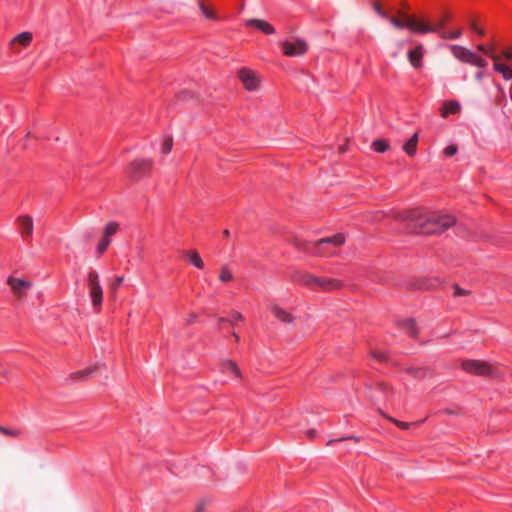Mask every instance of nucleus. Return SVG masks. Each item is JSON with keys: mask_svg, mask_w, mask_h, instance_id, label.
Masks as SVG:
<instances>
[{"mask_svg": "<svg viewBox=\"0 0 512 512\" xmlns=\"http://www.w3.org/2000/svg\"><path fill=\"white\" fill-rule=\"evenodd\" d=\"M397 218L407 222L411 231L422 234L442 233L455 223V218L452 215L424 213L419 209L401 213Z\"/></svg>", "mask_w": 512, "mask_h": 512, "instance_id": "f257e3e1", "label": "nucleus"}, {"mask_svg": "<svg viewBox=\"0 0 512 512\" xmlns=\"http://www.w3.org/2000/svg\"><path fill=\"white\" fill-rule=\"evenodd\" d=\"M503 57H504L505 59H507V60L512 59V52H511L510 50H505V51L503 52Z\"/></svg>", "mask_w": 512, "mask_h": 512, "instance_id": "a18cd8bd", "label": "nucleus"}, {"mask_svg": "<svg viewBox=\"0 0 512 512\" xmlns=\"http://www.w3.org/2000/svg\"><path fill=\"white\" fill-rule=\"evenodd\" d=\"M387 19H388V20L390 21V23H391L392 25H394L396 28L402 29V28H403V27H405V26L407 27L406 22H405V23H403L402 21H400V20H399V19H397L396 17H389V16H388V18H387Z\"/></svg>", "mask_w": 512, "mask_h": 512, "instance_id": "72a5a7b5", "label": "nucleus"}, {"mask_svg": "<svg viewBox=\"0 0 512 512\" xmlns=\"http://www.w3.org/2000/svg\"><path fill=\"white\" fill-rule=\"evenodd\" d=\"M450 50L455 58L465 63H469L473 55L469 49L459 45H451Z\"/></svg>", "mask_w": 512, "mask_h": 512, "instance_id": "ddd939ff", "label": "nucleus"}, {"mask_svg": "<svg viewBox=\"0 0 512 512\" xmlns=\"http://www.w3.org/2000/svg\"><path fill=\"white\" fill-rule=\"evenodd\" d=\"M406 25L409 29L418 32V33H431L437 32L444 27V20H441L437 23L435 27L430 26L428 23H424L421 21H417L415 18L407 16L406 17Z\"/></svg>", "mask_w": 512, "mask_h": 512, "instance_id": "6e6552de", "label": "nucleus"}, {"mask_svg": "<svg viewBox=\"0 0 512 512\" xmlns=\"http://www.w3.org/2000/svg\"><path fill=\"white\" fill-rule=\"evenodd\" d=\"M246 25L254 26L267 35H271L275 32L274 27L269 22L262 20V19H255V18L249 19L246 22Z\"/></svg>", "mask_w": 512, "mask_h": 512, "instance_id": "4468645a", "label": "nucleus"}, {"mask_svg": "<svg viewBox=\"0 0 512 512\" xmlns=\"http://www.w3.org/2000/svg\"><path fill=\"white\" fill-rule=\"evenodd\" d=\"M87 287L92 300V305L96 312H99L103 300V289L100 285L99 274L95 270H90L87 275Z\"/></svg>", "mask_w": 512, "mask_h": 512, "instance_id": "20e7f679", "label": "nucleus"}, {"mask_svg": "<svg viewBox=\"0 0 512 512\" xmlns=\"http://www.w3.org/2000/svg\"><path fill=\"white\" fill-rule=\"evenodd\" d=\"M19 223L20 233L24 240H29L32 237L34 223L29 215H22L17 218Z\"/></svg>", "mask_w": 512, "mask_h": 512, "instance_id": "f8f14e48", "label": "nucleus"}, {"mask_svg": "<svg viewBox=\"0 0 512 512\" xmlns=\"http://www.w3.org/2000/svg\"><path fill=\"white\" fill-rule=\"evenodd\" d=\"M234 276L227 266H222L219 273V280L223 283L233 281Z\"/></svg>", "mask_w": 512, "mask_h": 512, "instance_id": "a878e982", "label": "nucleus"}, {"mask_svg": "<svg viewBox=\"0 0 512 512\" xmlns=\"http://www.w3.org/2000/svg\"><path fill=\"white\" fill-rule=\"evenodd\" d=\"M281 46L284 55L289 57L303 56L308 50L306 41L300 38L294 41H284Z\"/></svg>", "mask_w": 512, "mask_h": 512, "instance_id": "423d86ee", "label": "nucleus"}, {"mask_svg": "<svg viewBox=\"0 0 512 512\" xmlns=\"http://www.w3.org/2000/svg\"><path fill=\"white\" fill-rule=\"evenodd\" d=\"M7 283L19 299H22L26 295V291L32 286L31 282L14 277H9Z\"/></svg>", "mask_w": 512, "mask_h": 512, "instance_id": "9b49d317", "label": "nucleus"}, {"mask_svg": "<svg viewBox=\"0 0 512 512\" xmlns=\"http://www.w3.org/2000/svg\"><path fill=\"white\" fill-rule=\"evenodd\" d=\"M423 57V47L421 45L417 46L415 49L410 50L408 52V60L411 65L415 68H419L421 66V61Z\"/></svg>", "mask_w": 512, "mask_h": 512, "instance_id": "2eb2a0df", "label": "nucleus"}, {"mask_svg": "<svg viewBox=\"0 0 512 512\" xmlns=\"http://www.w3.org/2000/svg\"><path fill=\"white\" fill-rule=\"evenodd\" d=\"M110 238L109 236H106V234L103 235V240L107 241L108 244H110Z\"/></svg>", "mask_w": 512, "mask_h": 512, "instance_id": "8fccbe9b", "label": "nucleus"}, {"mask_svg": "<svg viewBox=\"0 0 512 512\" xmlns=\"http://www.w3.org/2000/svg\"><path fill=\"white\" fill-rule=\"evenodd\" d=\"M469 24H470L471 29L475 30L477 28L474 21H471Z\"/></svg>", "mask_w": 512, "mask_h": 512, "instance_id": "603ef678", "label": "nucleus"}, {"mask_svg": "<svg viewBox=\"0 0 512 512\" xmlns=\"http://www.w3.org/2000/svg\"><path fill=\"white\" fill-rule=\"evenodd\" d=\"M407 372L418 379H424L429 374V370L422 367H410Z\"/></svg>", "mask_w": 512, "mask_h": 512, "instance_id": "5701e85b", "label": "nucleus"}, {"mask_svg": "<svg viewBox=\"0 0 512 512\" xmlns=\"http://www.w3.org/2000/svg\"><path fill=\"white\" fill-rule=\"evenodd\" d=\"M218 321H219L220 323H223V322H225V321H226V319H225V318H223V317H220V318H218Z\"/></svg>", "mask_w": 512, "mask_h": 512, "instance_id": "13d9d810", "label": "nucleus"}, {"mask_svg": "<svg viewBox=\"0 0 512 512\" xmlns=\"http://www.w3.org/2000/svg\"><path fill=\"white\" fill-rule=\"evenodd\" d=\"M198 7L206 18L212 19V20L217 18L216 14L212 10H210L208 7L205 6V4L203 3V0H198Z\"/></svg>", "mask_w": 512, "mask_h": 512, "instance_id": "c85d7f7f", "label": "nucleus"}, {"mask_svg": "<svg viewBox=\"0 0 512 512\" xmlns=\"http://www.w3.org/2000/svg\"><path fill=\"white\" fill-rule=\"evenodd\" d=\"M474 31H475L477 34H479V35H483V34H484V31H483L482 29L478 28V27H477Z\"/></svg>", "mask_w": 512, "mask_h": 512, "instance_id": "09e8293b", "label": "nucleus"}, {"mask_svg": "<svg viewBox=\"0 0 512 512\" xmlns=\"http://www.w3.org/2000/svg\"><path fill=\"white\" fill-rule=\"evenodd\" d=\"M345 242V236L343 234H336L331 237H326L318 240L313 244V246H310V243L308 242H302L298 239L294 240V245L299 250H305L311 254L314 255H320V256H329L330 253H328L324 249V245L329 244L333 246H341Z\"/></svg>", "mask_w": 512, "mask_h": 512, "instance_id": "f03ea898", "label": "nucleus"}, {"mask_svg": "<svg viewBox=\"0 0 512 512\" xmlns=\"http://www.w3.org/2000/svg\"><path fill=\"white\" fill-rule=\"evenodd\" d=\"M347 439L354 440L355 442H358V441H359V438H358V437H356V436H350V437H348Z\"/></svg>", "mask_w": 512, "mask_h": 512, "instance_id": "864d4df0", "label": "nucleus"}, {"mask_svg": "<svg viewBox=\"0 0 512 512\" xmlns=\"http://www.w3.org/2000/svg\"><path fill=\"white\" fill-rule=\"evenodd\" d=\"M469 294H470V291L462 289L457 284L454 285V296H456V297H458V296H466V295H469Z\"/></svg>", "mask_w": 512, "mask_h": 512, "instance_id": "f704fd0d", "label": "nucleus"}, {"mask_svg": "<svg viewBox=\"0 0 512 512\" xmlns=\"http://www.w3.org/2000/svg\"><path fill=\"white\" fill-rule=\"evenodd\" d=\"M239 79L248 91H256L260 86L259 77L249 68H242L239 71Z\"/></svg>", "mask_w": 512, "mask_h": 512, "instance_id": "9d476101", "label": "nucleus"}, {"mask_svg": "<svg viewBox=\"0 0 512 512\" xmlns=\"http://www.w3.org/2000/svg\"><path fill=\"white\" fill-rule=\"evenodd\" d=\"M335 440H329L328 445L332 444Z\"/></svg>", "mask_w": 512, "mask_h": 512, "instance_id": "e2e57ef3", "label": "nucleus"}, {"mask_svg": "<svg viewBox=\"0 0 512 512\" xmlns=\"http://www.w3.org/2000/svg\"><path fill=\"white\" fill-rule=\"evenodd\" d=\"M373 357L378 359L379 361H384L386 360V355L384 352H380V351H374L372 353Z\"/></svg>", "mask_w": 512, "mask_h": 512, "instance_id": "79ce46f5", "label": "nucleus"}, {"mask_svg": "<svg viewBox=\"0 0 512 512\" xmlns=\"http://www.w3.org/2000/svg\"><path fill=\"white\" fill-rule=\"evenodd\" d=\"M233 337H234V340H235L236 342H238V341H239V336H238V334L233 333Z\"/></svg>", "mask_w": 512, "mask_h": 512, "instance_id": "6e6d98bb", "label": "nucleus"}, {"mask_svg": "<svg viewBox=\"0 0 512 512\" xmlns=\"http://www.w3.org/2000/svg\"><path fill=\"white\" fill-rule=\"evenodd\" d=\"M153 162L149 159H135L130 164V181H140L152 172Z\"/></svg>", "mask_w": 512, "mask_h": 512, "instance_id": "39448f33", "label": "nucleus"}, {"mask_svg": "<svg viewBox=\"0 0 512 512\" xmlns=\"http://www.w3.org/2000/svg\"><path fill=\"white\" fill-rule=\"evenodd\" d=\"M223 235H224L225 237H228V236L230 235L229 230H224Z\"/></svg>", "mask_w": 512, "mask_h": 512, "instance_id": "4d7b16f0", "label": "nucleus"}, {"mask_svg": "<svg viewBox=\"0 0 512 512\" xmlns=\"http://www.w3.org/2000/svg\"><path fill=\"white\" fill-rule=\"evenodd\" d=\"M172 147H173V138L167 137L162 143L161 152L163 154L167 155L171 152Z\"/></svg>", "mask_w": 512, "mask_h": 512, "instance_id": "7c9ffc66", "label": "nucleus"}, {"mask_svg": "<svg viewBox=\"0 0 512 512\" xmlns=\"http://www.w3.org/2000/svg\"><path fill=\"white\" fill-rule=\"evenodd\" d=\"M417 287L420 289H432L434 288V285L432 283L421 282Z\"/></svg>", "mask_w": 512, "mask_h": 512, "instance_id": "37998d69", "label": "nucleus"}, {"mask_svg": "<svg viewBox=\"0 0 512 512\" xmlns=\"http://www.w3.org/2000/svg\"><path fill=\"white\" fill-rule=\"evenodd\" d=\"M510 97H511V101H512V85H511V88H510Z\"/></svg>", "mask_w": 512, "mask_h": 512, "instance_id": "bf43d9fd", "label": "nucleus"}, {"mask_svg": "<svg viewBox=\"0 0 512 512\" xmlns=\"http://www.w3.org/2000/svg\"><path fill=\"white\" fill-rule=\"evenodd\" d=\"M32 33L22 32L11 40V47L15 49L16 44H20L23 47H27L32 42Z\"/></svg>", "mask_w": 512, "mask_h": 512, "instance_id": "a211bd4d", "label": "nucleus"}, {"mask_svg": "<svg viewBox=\"0 0 512 512\" xmlns=\"http://www.w3.org/2000/svg\"><path fill=\"white\" fill-rule=\"evenodd\" d=\"M462 35V30L461 29H458L454 32H451V33H445V32H442L440 34V36L443 38V39H457L459 37H461Z\"/></svg>", "mask_w": 512, "mask_h": 512, "instance_id": "473e14b6", "label": "nucleus"}, {"mask_svg": "<svg viewBox=\"0 0 512 512\" xmlns=\"http://www.w3.org/2000/svg\"><path fill=\"white\" fill-rule=\"evenodd\" d=\"M483 76H484V73L482 71H479L476 73L475 79L480 82L483 79Z\"/></svg>", "mask_w": 512, "mask_h": 512, "instance_id": "de8ad7c7", "label": "nucleus"}, {"mask_svg": "<svg viewBox=\"0 0 512 512\" xmlns=\"http://www.w3.org/2000/svg\"><path fill=\"white\" fill-rule=\"evenodd\" d=\"M195 319H196V315L195 314H191L189 316V318L187 319V325H190V324L194 323Z\"/></svg>", "mask_w": 512, "mask_h": 512, "instance_id": "49530a36", "label": "nucleus"}, {"mask_svg": "<svg viewBox=\"0 0 512 512\" xmlns=\"http://www.w3.org/2000/svg\"><path fill=\"white\" fill-rule=\"evenodd\" d=\"M271 311L274 316L284 323H292L293 316L280 306L273 304L271 305Z\"/></svg>", "mask_w": 512, "mask_h": 512, "instance_id": "f3484780", "label": "nucleus"}, {"mask_svg": "<svg viewBox=\"0 0 512 512\" xmlns=\"http://www.w3.org/2000/svg\"><path fill=\"white\" fill-rule=\"evenodd\" d=\"M231 316L233 318V321H231L232 324H234V321H242L243 315L238 311L231 312Z\"/></svg>", "mask_w": 512, "mask_h": 512, "instance_id": "ea45409f", "label": "nucleus"}, {"mask_svg": "<svg viewBox=\"0 0 512 512\" xmlns=\"http://www.w3.org/2000/svg\"><path fill=\"white\" fill-rule=\"evenodd\" d=\"M477 49L484 53L485 55L489 56L493 61L498 57V55L495 53V44L491 43L490 46H485L482 44H479L477 46Z\"/></svg>", "mask_w": 512, "mask_h": 512, "instance_id": "393cba45", "label": "nucleus"}, {"mask_svg": "<svg viewBox=\"0 0 512 512\" xmlns=\"http://www.w3.org/2000/svg\"><path fill=\"white\" fill-rule=\"evenodd\" d=\"M307 434H308V436H309V437H311V438H312V437H314V435H315V431H314V430H309V431L307 432Z\"/></svg>", "mask_w": 512, "mask_h": 512, "instance_id": "3c124183", "label": "nucleus"}, {"mask_svg": "<svg viewBox=\"0 0 512 512\" xmlns=\"http://www.w3.org/2000/svg\"><path fill=\"white\" fill-rule=\"evenodd\" d=\"M380 388H381L382 390H384V389L386 388V386H385V385H383V384H381V385H380Z\"/></svg>", "mask_w": 512, "mask_h": 512, "instance_id": "052dcab7", "label": "nucleus"}, {"mask_svg": "<svg viewBox=\"0 0 512 512\" xmlns=\"http://www.w3.org/2000/svg\"><path fill=\"white\" fill-rule=\"evenodd\" d=\"M186 255L188 256L189 261L192 265H194L195 267H197L199 269L204 268V262L196 250L188 251V252H186Z\"/></svg>", "mask_w": 512, "mask_h": 512, "instance_id": "4be33fe9", "label": "nucleus"}, {"mask_svg": "<svg viewBox=\"0 0 512 512\" xmlns=\"http://www.w3.org/2000/svg\"><path fill=\"white\" fill-rule=\"evenodd\" d=\"M457 153V147L455 145H449L444 149V154L446 156H453Z\"/></svg>", "mask_w": 512, "mask_h": 512, "instance_id": "c9c22d12", "label": "nucleus"}, {"mask_svg": "<svg viewBox=\"0 0 512 512\" xmlns=\"http://www.w3.org/2000/svg\"><path fill=\"white\" fill-rule=\"evenodd\" d=\"M389 419H390L393 423H395V424H396L399 428H401V429H404V430H405V429H408V427L410 426V424H409V423H407V422L398 421V420H396V419H394V418H389Z\"/></svg>", "mask_w": 512, "mask_h": 512, "instance_id": "4c0bfd02", "label": "nucleus"}, {"mask_svg": "<svg viewBox=\"0 0 512 512\" xmlns=\"http://www.w3.org/2000/svg\"><path fill=\"white\" fill-rule=\"evenodd\" d=\"M109 244L105 240H101L97 246V250L100 254L104 253L106 249L108 248Z\"/></svg>", "mask_w": 512, "mask_h": 512, "instance_id": "e433bc0d", "label": "nucleus"}, {"mask_svg": "<svg viewBox=\"0 0 512 512\" xmlns=\"http://www.w3.org/2000/svg\"><path fill=\"white\" fill-rule=\"evenodd\" d=\"M124 282V277L119 276L115 279V281L112 284V289L116 290L122 283Z\"/></svg>", "mask_w": 512, "mask_h": 512, "instance_id": "a19ab883", "label": "nucleus"}, {"mask_svg": "<svg viewBox=\"0 0 512 512\" xmlns=\"http://www.w3.org/2000/svg\"><path fill=\"white\" fill-rule=\"evenodd\" d=\"M371 398H372V400H378V398L375 396H371Z\"/></svg>", "mask_w": 512, "mask_h": 512, "instance_id": "680f3d73", "label": "nucleus"}, {"mask_svg": "<svg viewBox=\"0 0 512 512\" xmlns=\"http://www.w3.org/2000/svg\"><path fill=\"white\" fill-rule=\"evenodd\" d=\"M296 281L310 288L320 287L324 291H332L342 287V283L337 279L317 277L306 272L299 273L296 276Z\"/></svg>", "mask_w": 512, "mask_h": 512, "instance_id": "7ed1b4c3", "label": "nucleus"}, {"mask_svg": "<svg viewBox=\"0 0 512 512\" xmlns=\"http://www.w3.org/2000/svg\"><path fill=\"white\" fill-rule=\"evenodd\" d=\"M374 9H375V11L377 12V14H378V15H380L381 17H383V18H388V15L386 14V12H385V11H383V10H382V8H381V6H380V4H379V3H377V2H376V3L374 4Z\"/></svg>", "mask_w": 512, "mask_h": 512, "instance_id": "58836bf2", "label": "nucleus"}, {"mask_svg": "<svg viewBox=\"0 0 512 512\" xmlns=\"http://www.w3.org/2000/svg\"><path fill=\"white\" fill-rule=\"evenodd\" d=\"M400 325L412 337H416L417 336L418 332H417V329L415 328V323H414V321L412 319L403 320L400 323Z\"/></svg>", "mask_w": 512, "mask_h": 512, "instance_id": "b1692460", "label": "nucleus"}, {"mask_svg": "<svg viewBox=\"0 0 512 512\" xmlns=\"http://www.w3.org/2000/svg\"><path fill=\"white\" fill-rule=\"evenodd\" d=\"M372 148L376 151V152H379V153H383L385 151L388 150L389 148V144L387 141L385 140H382V139H377L375 141H373L372 143Z\"/></svg>", "mask_w": 512, "mask_h": 512, "instance_id": "cd10ccee", "label": "nucleus"}, {"mask_svg": "<svg viewBox=\"0 0 512 512\" xmlns=\"http://www.w3.org/2000/svg\"><path fill=\"white\" fill-rule=\"evenodd\" d=\"M104 367L102 364H96L94 366L75 371L69 375L67 378V381L78 383V382H85L89 379H91L94 375L100 373L101 369Z\"/></svg>", "mask_w": 512, "mask_h": 512, "instance_id": "1a4fd4ad", "label": "nucleus"}, {"mask_svg": "<svg viewBox=\"0 0 512 512\" xmlns=\"http://www.w3.org/2000/svg\"><path fill=\"white\" fill-rule=\"evenodd\" d=\"M463 370L475 375H489L492 373L491 366L480 360H464L461 364Z\"/></svg>", "mask_w": 512, "mask_h": 512, "instance_id": "0eeeda50", "label": "nucleus"}, {"mask_svg": "<svg viewBox=\"0 0 512 512\" xmlns=\"http://www.w3.org/2000/svg\"><path fill=\"white\" fill-rule=\"evenodd\" d=\"M497 89L502 93V97L504 98V92L500 85L497 86Z\"/></svg>", "mask_w": 512, "mask_h": 512, "instance_id": "5fc2aeb1", "label": "nucleus"}, {"mask_svg": "<svg viewBox=\"0 0 512 512\" xmlns=\"http://www.w3.org/2000/svg\"><path fill=\"white\" fill-rule=\"evenodd\" d=\"M493 68L500 74H502L505 80L512 79V69L499 62V56L494 60Z\"/></svg>", "mask_w": 512, "mask_h": 512, "instance_id": "aec40b11", "label": "nucleus"}, {"mask_svg": "<svg viewBox=\"0 0 512 512\" xmlns=\"http://www.w3.org/2000/svg\"><path fill=\"white\" fill-rule=\"evenodd\" d=\"M0 433L5 436L18 438L22 435V430L17 428H7L0 425Z\"/></svg>", "mask_w": 512, "mask_h": 512, "instance_id": "bb28decb", "label": "nucleus"}, {"mask_svg": "<svg viewBox=\"0 0 512 512\" xmlns=\"http://www.w3.org/2000/svg\"><path fill=\"white\" fill-rule=\"evenodd\" d=\"M461 111V105L458 101L451 100L443 104L441 116L446 118L449 114H457Z\"/></svg>", "mask_w": 512, "mask_h": 512, "instance_id": "dca6fc26", "label": "nucleus"}, {"mask_svg": "<svg viewBox=\"0 0 512 512\" xmlns=\"http://www.w3.org/2000/svg\"><path fill=\"white\" fill-rule=\"evenodd\" d=\"M204 510H205V503L204 502H200L197 505V507H196L194 512H204Z\"/></svg>", "mask_w": 512, "mask_h": 512, "instance_id": "c03bdc74", "label": "nucleus"}, {"mask_svg": "<svg viewBox=\"0 0 512 512\" xmlns=\"http://www.w3.org/2000/svg\"><path fill=\"white\" fill-rule=\"evenodd\" d=\"M221 371L226 374H233L237 378H241V372L237 364L231 360H225L221 363Z\"/></svg>", "mask_w": 512, "mask_h": 512, "instance_id": "6ab92c4d", "label": "nucleus"}, {"mask_svg": "<svg viewBox=\"0 0 512 512\" xmlns=\"http://www.w3.org/2000/svg\"><path fill=\"white\" fill-rule=\"evenodd\" d=\"M469 64H472V65L480 67V68H484L487 65V61L484 58L473 53Z\"/></svg>", "mask_w": 512, "mask_h": 512, "instance_id": "c756f323", "label": "nucleus"}, {"mask_svg": "<svg viewBox=\"0 0 512 512\" xmlns=\"http://www.w3.org/2000/svg\"><path fill=\"white\" fill-rule=\"evenodd\" d=\"M417 143H418V134L415 133L403 146V149L407 155L413 156L415 154Z\"/></svg>", "mask_w": 512, "mask_h": 512, "instance_id": "412c9836", "label": "nucleus"}, {"mask_svg": "<svg viewBox=\"0 0 512 512\" xmlns=\"http://www.w3.org/2000/svg\"><path fill=\"white\" fill-rule=\"evenodd\" d=\"M118 230V224L116 222H110L106 227H105V230H104V234H106V236H113Z\"/></svg>", "mask_w": 512, "mask_h": 512, "instance_id": "2f4dec72", "label": "nucleus"}]
</instances>
